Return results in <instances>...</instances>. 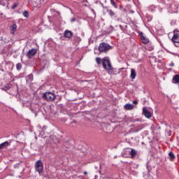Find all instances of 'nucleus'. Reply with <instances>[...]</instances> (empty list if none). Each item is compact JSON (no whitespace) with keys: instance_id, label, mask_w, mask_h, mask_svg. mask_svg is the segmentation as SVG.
Segmentation results:
<instances>
[{"instance_id":"obj_1","label":"nucleus","mask_w":179,"mask_h":179,"mask_svg":"<svg viewBox=\"0 0 179 179\" xmlns=\"http://www.w3.org/2000/svg\"><path fill=\"white\" fill-rule=\"evenodd\" d=\"M103 67L105 70L108 71L109 75H114L113 67L108 59H105L103 62Z\"/></svg>"},{"instance_id":"obj_2","label":"nucleus","mask_w":179,"mask_h":179,"mask_svg":"<svg viewBox=\"0 0 179 179\" xmlns=\"http://www.w3.org/2000/svg\"><path fill=\"white\" fill-rule=\"evenodd\" d=\"M111 48V45L105 42H101L98 48V50L100 53H106Z\"/></svg>"},{"instance_id":"obj_3","label":"nucleus","mask_w":179,"mask_h":179,"mask_svg":"<svg viewBox=\"0 0 179 179\" xmlns=\"http://www.w3.org/2000/svg\"><path fill=\"white\" fill-rule=\"evenodd\" d=\"M43 99L48 101H54L56 99V96L52 92L44 93L42 96Z\"/></svg>"},{"instance_id":"obj_4","label":"nucleus","mask_w":179,"mask_h":179,"mask_svg":"<svg viewBox=\"0 0 179 179\" xmlns=\"http://www.w3.org/2000/svg\"><path fill=\"white\" fill-rule=\"evenodd\" d=\"M44 166L43 163L41 160H38L35 163V170L37 171L39 174H41L43 172Z\"/></svg>"},{"instance_id":"obj_5","label":"nucleus","mask_w":179,"mask_h":179,"mask_svg":"<svg viewBox=\"0 0 179 179\" xmlns=\"http://www.w3.org/2000/svg\"><path fill=\"white\" fill-rule=\"evenodd\" d=\"M171 41L176 47H179V31L175 30Z\"/></svg>"},{"instance_id":"obj_6","label":"nucleus","mask_w":179,"mask_h":179,"mask_svg":"<svg viewBox=\"0 0 179 179\" xmlns=\"http://www.w3.org/2000/svg\"><path fill=\"white\" fill-rule=\"evenodd\" d=\"M37 49L36 48H31V50H29L27 53V57L29 59H31L33 57H34L36 54H37Z\"/></svg>"},{"instance_id":"obj_7","label":"nucleus","mask_w":179,"mask_h":179,"mask_svg":"<svg viewBox=\"0 0 179 179\" xmlns=\"http://www.w3.org/2000/svg\"><path fill=\"white\" fill-rule=\"evenodd\" d=\"M139 35H140V37H141V40L142 41V43L143 44H148L150 43V40L148 38L145 37L144 35H143V32H140L139 33Z\"/></svg>"},{"instance_id":"obj_8","label":"nucleus","mask_w":179,"mask_h":179,"mask_svg":"<svg viewBox=\"0 0 179 179\" xmlns=\"http://www.w3.org/2000/svg\"><path fill=\"white\" fill-rule=\"evenodd\" d=\"M64 36L66 38H71L72 36H73V33L72 31L66 29L64 33Z\"/></svg>"},{"instance_id":"obj_9","label":"nucleus","mask_w":179,"mask_h":179,"mask_svg":"<svg viewBox=\"0 0 179 179\" xmlns=\"http://www.w3.org/2000/svg\"><path fill=\"white\" fill-rule=\"evenodd\" d=\"M17 25L15 23L10 26V34L13 35L15 34V31H17Z\"/></svg>"},{"instance_id":"obj_10","label":"nucleus","mask_w":179,"mask_h":179,"mask_svg":"<svg viewBox=\"0 0 179 179\" xmlns=\"http://www.w3.org/2000/svg\"><path fill=\"white\" fill-rule=\"evenodd\" d=\"M143 113L147 118H150L152 117V114L145 107L143 108Z\"/></svg>"},{"instance_id":"obj_11","label":"nucleus","mask_w":179,"mask_h":179,"mask_svg":"<svg viewBox=\"0 0 179 179\" xmlns=\"http://www.w3.org/2000/svg\"><path fill=\"white\" fill-rule=\"evenodd\" d=\"M127 152L131 155V158L132 159H134L137 155V152L134 149H131V151H127Z\"/></svg>"},{"instance_id":"obj_12","label":"nucleus","mask_w":179,"mask_h":179,"mask_svg":"<svg viewBox=\"0 0 179 179\" xmlns=\"http://www.w3.org/2000/svg\"><path fill=\"white\" fill-rule=\"evenodd\" d=\"M134 106L132 104L127 103L124 106V108L127 110H133Z\"/></svg>"},{"instance_id":"obj_13","label":"nucleus","mask_w":179,"mask_h":179,"mask_svg":"<svg viewBox=\"0 0 179 179\" xmlns=\"http://www.w3.org/2000/svg\"><path fill=\"white\" fill-rule=\"evenodd\" d=\"M10 145V143L8 141H5L4 143H2L0 144V150L3 149L5 148H7Z\"/></svg>"},{"instance_id":"obj_14","label":"nucleus","mask_w":179,"mask_h":179,"mask_svg":"<svg viewBox=\"0 0 179 179\" xmlns=\"http://www.w3.org/2000/svg\"><path fill=\"white\" fill-rule=\"evenodd\" d=\"M106 9L107 13H108V15L110 17H114L115 15V13L113 10H112L111 9H109L107 7H106Z\"/></svg>"},{"instance_id":"obj_15","label":"nucleus","mask_w":179,"mask_h":179,"mask_svg":"<svg viewBox=\"0 0 179 179\" xmlns=\"http://www.w3.org/2000/svg\"><path fill=\"white\" fill-rule=\"evenodd\" d=\"M136 70H134V69H131L130 78L132 80H134L136 78Z\"/></svg>"},{"instance_id":"obj_16","label":"nucleus","mask_w":179,"mask_h":179,"mask_svg":"<svg viewBox=\"0 0 179 179\" xmlns=\"http://www.w3.org/2000/svg\"><path fill=\"white\" fill-rule=\"evenodd\" d=\"M173 83L175 84L179 83V74H176L173 78Z\"/></svg>"},{"instance_id":"obj_17","label":"nucleus","mask_w":179,"mask_h":179,"mask_svg":"<svg viewBox=\"0 0 179 179\" xmlns=\"http://www.w3.org/2000/svg\"><path fill=\"white\" fill-rule=\"evenodd\" d=\"M169 159L171 162L174 161V159H176V155L172 152H170L169 153Z\"/></svg>"},{"instance_id":"obj_18","label":"nucleus","mask_w":179,"mask_h":179,"mask_svg":"<svg viewBox=\"0 0 179 179\" xmlns=\"http://www.w3.org/2000/svg\"><path fill=\"white\" fill-rule=\"evenodd\" d=\"M23 16L26 18H28L29 17V10H24L22 13Z\"/></svg>"},{"instance_id":"obj_19","label":"nucleus","mask_w":179,"mask_h":179,"mask_svg":"<svg viewBox=\"0 0 179 179\" xmlns=\"http://www.w3.org/2000/svg\"><path fill=\"white\" fill-rule=\"evenodd\" d=\"M16 69H17V71H20L22 69V63H17Z\"/></svg>"},{"instance_id":"obj_20","label":"nucleus","mask_w":179,"mask_h":179,"mask_svg":"<svg viewBox=\"0 0 179 179\" xmlns=\"http://www.w3.org/2000/svg\"><path fill=\"white\" fill-rule=\"evenodd\" d=\"M111 4L112 6L115 8H117V5L116 4V3L115 2L114 0H110Z\"/></svg>"},{"instance_id":"obj_21","label":"nucleus","mask_w":179,"mask_h":179,"mask_svg":"<svg viewBox=\"0 0 179 179\" xmlns=\"http://www.w3.org/2000/svg\"><path fill=\"white\" fill-rule=\"evenodd\" d=\"M19 6V3H15L13 6L11 7L12 10H15L16 8H17Z\"/></svg>"},{"instance_id":"obj_22","label":"nucleus","mask_w":179,"mask_h":179,"mask_svg":"<svg viewBox=\"0 0 179 179\" xmlns=\"http://www.w3.org/2000/svg\"><path fill=\"white\" fill-rule=\"evenodd\" d=\"M96 62L98 64H101V59H100V57H96Z\"/></svg>"},{"instance_id":"obj_23","label":"nucleus","mask_w":179,"mask_h":179,"mask_svg":"<svg viewBox=\"0 0 179 179\" xmlns=\"http://www.w3.org/2000/svg\"><path fill=\"white\" fill-rule=\"evenodd\" d=\"M11 88V86L10 85H6V86L4 87L5 90H8Z\"/></svg>"},{"instance_id":"obj_24","label":"nucleus","mask_w":179,"mask_h":179,"mask_svg":"<svg viewBox=\"0 0 179 179\" xmlns=\"http://www.w3.org/2000/svg\"><path fill=\"white\" fill-rule=\"evenodd\" d=\"M76 20V19L74 17V18H72L71 19V22H75Z\"/></svg>"},{"instance_id":"obj_25","label":"nucleus","mask_w":179,"mask_h":179,"mask_svg":"<svg viewBox=\"0 0 179 179\" xmlns=\"http://www.w3.org/2000/svg\"><path fill=\"white\" fill-rule=\"evenodd\" d=\"M133 103L137 105V104H138V101H133Z\"/></svg>"},{"instance_id":"obj_26","label":"nucleus","mask_w":179,"mask_h":179,"mask_svg":"<svg viewBox=\"0 0 179 179\" xmlns=\"http://www.w3.org/2000/svg\"><path fill=\"white\" fill-rule=\"evenodd\" d=\"M174 65H175L174 63H171V64H170L171 66H174Z\"/></svg>"},{"instance_id":"obj_27","label":"nucleus","mask_w":179,"mask_h":179,"mask_svg":"<svg viewBox=\"0 0 179 179\" xmlns=\"http://www.w3.org/2000/svg\"><path fill=\"white\" fill-rule=\"evenodd\" d=\"M83 173L84 175H87V171H85Z\"/></svg>"},{"instance_id":"obj_28","label":"nucleus","mask_w":179,"mask_h":179,"mask_svg":"<svg viewBox=\"0 0 179 179\" xmlns=\"http://www.w3.org/2000/svg\"><path fill=\"white\" fill-rule=\"evenodd\" d=\"M123 156L125 157H127V156H125L124 153L123 154Z\"/></svg>"},{"instance_id":"obj_29","label":"nucleus","mask_w":179,"mask_h":179,"mask_svg":"<svg viewBox=\"0 0 179 179\" xmlns=\"http://www.w3.org/2000/svg\"><path fill=\"white\" fill-rule=\"evenodd\" d=\"M94 179H96V178H94Z\"/></svg>"}]
</instances>
